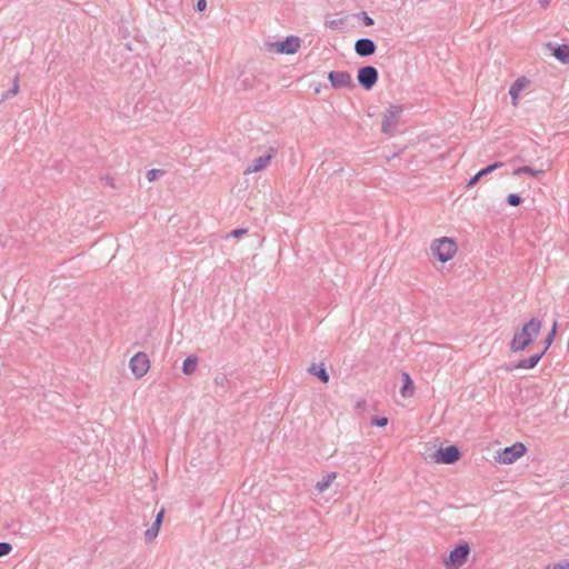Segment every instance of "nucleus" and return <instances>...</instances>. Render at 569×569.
Here are the masks:
<instances>
[{
	"mask_svg": "<svg viewBox=\"0 0 569 569\" xmlns=\"http://www.w3.org/2000/svg\"><path fill=\"white\" fill-rule=\"evenodd\" d=\"M542 328V322L538 318H531L529 321L522 325V327L515 331V335L509 342V349L511 352L523 351L529 347L535 339L538 337Z\"/></svg>",
	"mask_w": 569,
	"mask_h": 569,
	"instance_id": "1",
	"label": "nucleus"
},
{
	"mask_svg": "<svg viewBox=\"0 0 569 569\" xmlns=\"http://www.w3.org/2000/svg\"><path fill=\"white\" fill-rule=\"evenodd\" d=\"M432 254L442 263L451 260L457 250V242L452 238L443 237L433 240L430 247Z\"/></svg>",
	"mask_w": 569,
	"mask_h": 569,
	"instance_id": "2",
	"label": "nucleus"
},
{
	"mask_svg": "<svg viewBox=\"0 0 569 569\" xmlns=\"http://www.w3.org/2000/svg\"><path fill=\"white\" fill-rule=\"evenodd\" d=\"M470 553V547L467 542L457 545L445 559L447 569H458L463 566Z\"/></svg>",
	"mask_w": 569,
	"mask_h": 569,
	"instance_id": "3",
	"label": "nucleus"
},
{
	"mask_svg": "<svg viewBox=\"0 0 569 569\" xmlns=\"http://www.w3.org/2000/svg\"><path fill=\"white\" fill-rule=\"evenodd\" d=\"M527 452V447L522 442H515L497 451L496 460L501 465H511Z\"/></svg>",
	"mask_w": 569,
	"mask_h": 569,
	"instance_id": "4",
	"label": "nucleus"
},
{
	"mask_svg": "<svg viewBox=\"0 0 569 569\" xmlns=\"http://www.w3.org/2000/svg\"><path fill=\"white\" fill-rule=\"evenodd\" d=\"M300 47L301 40L296 36H288L283 40L270 43V50L280 54H293Z\"/></svg>",
	"mask_w": 569,
	"mask_h": 569,
	"instance_id": "5",
	"label": "nucleus"
},
{
	"mask_svg": "<svg viewBox=\"0 0 569 569\" xmlns=\"http://www.w3.org/2000/svg\"><path fill=\"white\" fill-rule=\"evenodd\" d=\"M379 79L378 70L373 66H365L358 69L357 80L361 88L371 90Z\"/></svg>",
	"mask_w": 569,
	"mask_h": 569,
	"instance_id": "6",
	"label": "nucleus"
},
{
	"mask_svg": "<svg viewBox=\"0 0 569 569\" xmlns=\"http://www.w3.org/2000/svg\"><path fill=\"white\" fill-rule=\"evenodd\" d=\"M461 457V452L456 446L440 447L433 453V460L437 463L452 465Z\"/></svg>",
	"mask_w": 569,
	"mask_h": 569,
	"instance_id": "7",
	"label": "nucleus"
},
{
	"mask_svg": "<svg viewBox=\"0 0 569 569\" xmlns=\"http://www.w3.org/2000/svg\"><path fill=\"white\" fill-rule=\"evenodd\" d=\"M129 368L136 378H142L150 369L147 353L137 352L129 361Z\"/></svg>",
	"mask_w": 569,
	"mask_h": 569,
	"instance_id": "8",
	"label": "nucleus"
},
{
	"mask_svg": "<svg viewBox=\"0 0 569 569\" xmlns=\"http://www.w3.org/2000/svg\"><path fill=\"white\" fill-rule=\"evenodd\" d=\"M402 112L401 106H390L383 114L381 130L385 133H392L398 124L400 113Z\"/></svg>",
	"mask_w": 569,
	"mask_h": 569,
	"instance_id": "9",
	"label": "nucleus"
},
{
	"mask_svg": "<svg viewBox=\"0 0 569 569\" xmlns=\"http://www.w3.org/2000/svg\"><path fill=\"white\" fill-rule=\"evenodd\" d=\"M328 80L333 89H350L355 87L351 74L347 71H330Z\"/></svg>",
	"mask_w": 569,
	"mask_h": 569,
	"instance_id": "10",
	"label": "nucleus"
},
{
	"mask_svg": "<svg viewBox=\"0 0 569 569\" xmlns=\"http://www.w3.org/2000/svg\"><path fill=\"white\" fill-rule=\"evenodd\" d=\"M274 154H276V150L273 148H270L269 152L267 154L256 158L247 167V169L243 171V173L250 174V173H254V172H259V171L263 170L269 164V162L274 157Z\"/></svg>",
	"mask_w": 569,
	"mask_h": 569,
	"instance_id": "11",
	"label": "nucleus"
},
{
	"mask_svg": "<svg viewBox=\"0 0 569 569\" xmlns=\"http://www.w3.org/2000/svg\"><path fill=\"white\" fill-rule=\"evenodd\" d=\"M377 46L369 38H360L355 43V51L359 57L366 58L375 54Z\"/></svg>",
	"mask_w": 569,
	"mask_h": 569,
	"instance_id": "12",
	"label": "nucleus"
},
{
	"mask_svg": "<svg viewBox=\"0 0 569 569\" xmlns=\"http://www.w3.org/2000/svg\"><path fill=\"white\" fill-rule=\"evenodd\" d=\"M547 47L552 50V56L562 63L569 62V44H557L548 42Z\"/></svg>",
	"mask_w": 569,
	"mask_h": 569,
	"instance_id": "13",
	"label": "nucleus"
},
{
	"mask_svg": "<svg viewBox=\"0 0 569 569\" xmlns=\"http://www.w3.org/2000/svg\"><path fill=\"white\" fill-rule=\"evenodd\" d=\"M546 353V349H542L541 351L530 356L527 359L519 360L516 362L512 368L513 369H533L538 362L541 360L543 355Z\"/></svg>",
	"mask_w": 569,
	"mask_h": 569,
	"instance_id": "14",
	"label": "nucleus"
},
{
	"mask_svg": "<svg viewBox=\"0 0 569 569\" xmlns=\"http://www.w3.org/2000/svg\"><path fill=\"white\" fill-rule=\"evenodd\" d=\"M162 519H163V510L159 511V513L156 516V519L152 522L151 527L146 530L144 538H146L147 542H151L158 536L160 526L162 523Z\"/></svg>",
	"mask_w": 569,
	"mask_h": 569,
	"instance_id": "15",
	"label": "nucleus"
},
{
	"mask_svg": "<svg viewBox=\"0 0 569 569\" xmlns=\"http://www.w3.org/2000/svg\"><path fill=\"white\" fill-rule=\"evenodd\" d=\"M503 163L502 162H495L492 164H489L481 170H479L468 182L467 187L475 186L482 177L491 173L497 168H500Z\"/></svg>",
	"mask_w": 569,
	"mask_h": 569,
	"instance_id": "16",
	"label": "nucleus"
},
{
	"mask_svg": "<svg viewBox=\"0 0 569 569\" xmlns=\"http://www.w3.org/2000/svg\"><path fill=\"white\" fill-rule=\"evenodd\" d=\"M308 371L311 375L316 376L321 382L327 383L330 379L329 373H328L327 369L325 368L323 363H320V365L312 363L308 368Z\"/></svg>",
	"mask_w": 569,
	"mask_h": 569,
	"instance_id": "17",
	"label": "nucleus"
},
{
	"mask_svg": "<svg viewBox=\"0 0 569 569\" xmlns=\"http://www.w3.org/2000/svg\"><path fill=\"white\" fill-rule=\"evenodd\" d=\"M198 366V358L196 356H188L182 363V372L187 376L192 375Z\"/></svg>",
	"mask_w": 569,
	"mask_h": 569,
	"instance_id": "18",
	"label": "nucleus"
},
{
	"mask_svg": "<svg viewBox=\"0 0 569 569\" xmlns=\"http://www.w3.org/2000/svg\"><path fill=\"white\" fill-rule=\"evenodd\" d=\"M525 82H526V79L525 78H519L517 79L510 87L509 89V94L512 99V102L513 104H516V100L520 93V91L523 89L525 87Z\"/></svg>",
	"mask_w": 569,
	"mask_h": 569,
	"instance_id": "19",
	"label": "nucleus"
},
{
	"mask_svg": "<svg viewBox=\"0 0 569 569\" xmlns=\"http://www.w3.org/2000/svg\"><path fill=\"white\" fill-rule=\"evenodd\" d=\"M513 174L515 176L528 174L531 177H539V176L545 174V170H538L530 166H523V167H519V168L515 169Z\"/></svg>",
	"mask_w": 569,
	"mask_h": 569,
	"instance_id": "20",
	"label": "nucleus"
},
{
	"mask_svg": "<svg viewBox=\"0 0 569 569\" xmlns=\"http://www.w3.org/2000/svg\"><path fill=\"white\" fill-rule=\"evenodd\" d=\"M336 477H337L336 472L328 473L327 476H325L321 480H319L317 482L316 489L319 492L326 491L331 486V483L333 482Z\"/></svg>",
	"mask_w": 569,
	"mask_h": 569,
	"instance_id": "21",
	"label": "nucleus"
},
{
	"mask_svg": "<svg viewBox=\"0 0 569 569\" xmlns=\"http://www.w3.org/2000/svg\"><path fill=\"white\" fill-rule=\"evenodd\" d=\"M402 381H403V385L400 389V393L402 397H407L408 396L407 391L409 389H413V382L407 372L402 373Z\"/></svg>",
	"mask_w": 569,
	"mask_h": 569,
	"instance_id": "22",
	"label": "nucleus"
},
{
	"mask_svg": "<svg viewBox=\"0 0 569 569\" xmlns=\"http://www.w3.org/2000/svg\"><path fill=\"white\" fill-rule=\"evenodd\" d=\"M18 91H19V78H18V76H16L13 79L11 89H9L4 93H2L1 100H7V99L16 96L18 93Z\"/></svg>",
	"mask_w": 569,
	"mask_h": 569,
	"instance_id": "23",
	"label": "nucleus"
},
{
	"mask_svg": "<svg viewBox=\"0 0 569 569\" xmlns=\"http://www.w3.org/2000/svg\"><path fill=\"white\" fill-rule=\"evenodd\" d=\"M556 332H557V322L555 321L550 332L547 335V337L545 339V347H543V349H546V351L550 348V346H551V343H552V341L555 339Z\"/></svg>",
	"mask_w": 569,
	"mask_h": 569,
	"instance_id": "24",
	"label": "nucleus"
},
{
	"mask_svg": "<svg viewBox=\"0 0 569 569\" xmlns=\"http://www.w3.org/2000/svg\"><path fill=\"white\" fill-rule=\"evenodd\" d=\"M166 171L160 169H151L147 172V179L149 182L156 181L160 177L164 176Z\"/></svg>",
	"mask_w": 569,
	"mask_h": 569,
	"instance_id": "25",
	"label": "nucleus"
},
{
	"mask_svg": "<svg viewBox=\"0 0 569 569\" xmlns=\"http://www.w3.org/2000/svg\"><path fill=\"white\" fill-rule=\"evenodd\" d=\"M523 199L518 193H510L507 197V203L511 207H518L522 203Z\"/></svg>",
	"mask_w": 569,
	"mask_h": 569,
	"instance_id": "26",
	"label": "nucleus"
},
{
	"mask_svg": "<svg viewBox=\"0 0 569 569\" xmlns=\"http://www.w3.org/2000/svg\"><path fill=\"white\" fill-rule=\"evenodd\" d=\"M371 425L376 427H386L388 425L387 417H373L371 420Z\"/></svg>",
	"mask_w": 569,
	"mask_h": 569,
	"instance_id": "27",
	"label": "nucleus"
},
{
	"mask_svg": "<svg viewBox=\"0 0 569 569\" xmlns=\"http://www.w3.org/2000/svg\"><path fill=\"white\" fill-rule=\"evenodd\" d=\"M12 550V546L9 542H0V557L9 555Z\"/></svg>",
	"mask_w": 569,
	"mask_h": 569,
	"instance_id": "28",
	"label": "nucleus"
},
{
	"mask_svg": "<svg viewBox=\"0 0 569 569\" xmlns=\"http://www.w3.org/2000/svg\"><path fill=\"white\" fill-rule=\"evenodd\" d=\"M359 18L362 20L366 27H371L375 23L373 19L369 17L365 11L359 14Z\"/></svg>",
	"mask_w": 569,
	"mask_h": 569,
	"instance_id": "29",
	"label": "nucleus"
},
{
	"mask_svg": "<svg viewBox=\"0 0 569 569\" xmlns=\"http://www.w3.org/2000/svg\"><path fill=\"white\" fill-rule=\"evenodd\" d=\"M247 232H248L247 229L239 228V229L232 230L228 237L240 238L241 236L246 234Z\"/></svg>",
	"mask_w": 569,
	"mask_h": 569,
	"instance_id": "30",
	"label": "nucleus"
},
{
	"mask_svg": "<svg viewBox=\"0 0 569 569\" xmlns=\"http://www.w3.org/2000/svg\"><path fill=\"white\" fill-rule=\"evenodd\" d=\"M343 23V20L342 19H337V20H331L327 23V26L332 29V30H336V29H339Z\"/></svg>",
	"mask_w": 569,
	"mask_h": 569,
	"instance_id": "31",
	"label": "nucleus"
},
{
	"mask_svg": "<svg viewBox=\"0 0 569 569\" xmlns=\"http://www.w3.org/2000/svg\"><path fill=\"white\" fill-rule=\"evenodd\" d=\"M207 8V0H197L194 9L199 12L204 11Z\"/></svg>",
	"mask_w": 569,
	"mask_h": 569,
	"instance_id": "32",
	"label": "nucleus"
},
{
	"mask_svg": "<svg viewBox=\"0 0 569 569\" xmlns=\"http://www.w3.org/2000/svg\"><path fill=\"white\" fill-rule=\"evenodd\" d=\"M550 569V567H548ZM552 569H569V560H562L553 565Z\"/></svg>",
	"mask_w": 569,
	"mask_h": 569,
	"instance_id": "33",
	"label": "nucleus"
},
{
	"mask_svg": "<svg viewBox=\"0 0 569 569\" xmlns=\"http://www.w3.org/2000/svg\"><path fill=\"white\" fill-rule=\"evenodd\" d=\"M227 381L228 380L226 376H218L214 378V383L220 387H223Z\"/></svg>",
	"mask_w": 569,
	"mask_h": 569,
	"instance_id": "34",
	"label": "nucleus"
},
{
	"mask_svg": "<svg viewBox=\"0 0 569 569\" xmlns=\"http://www.w3.org/2000/svg\"><path fill=\"white\" fill-rule=\"evenodd\" d=\"M538 2L542 8H547L550 3V0H538Z\"/></svg>",
	"mask_w": 569,
	"mask_h": 569,
	"instance_id": "35",
	"label": "nucleus"
}]
</instances>
